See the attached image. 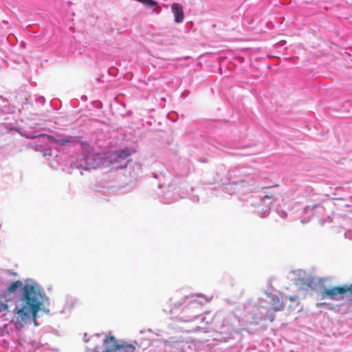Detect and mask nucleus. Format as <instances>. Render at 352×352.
Wrapping results in <instances>:
<instances>
[{
    "label": "nucleus",
    "instance_id": "obj_1",
    "mask_svg": "<svg viewBox=\"0 0 352 352\" xmlns=\"http://www.w3.org/2000/svg\"><path fill=\"white\" fill-rule=\"evenodd\" d=\"M19 289H22V292L19 296V302L12 310L16 327L22 328L23 323L30 318L34 320L35 324H37L36 318L38 317L39 311L43 309L44 297L38 284L31 283L23 285L21 280L13 281L1 298H8L12 293L16 292Z\"/></svg>",
    "mask_w": 352,
    "mask_h": 352
},
{
    "label": "nucleus",
    "instance_id": "obj_2",
    "mask_svg": "<svg viewBox=\"0 0 352 352\" xmlns=\"http://www.w3.org/2000/svg\"><path fill=\"white\" fill-rule=\"evenodd\" d=\"M346 293L352 294V285H344L325 288L321 292V298L325 299L328 298L333 300H338L340 298V296Z\"/></svg>",
    "mask_w": 352,
    "mask_h": 352
},
{
    "label": "nucleus",
    "instance_id": "obj_3",
    "mask_svg": "<svg viewBox=\"0 0 352 352\" xmlns=\"http://www.w3.org/2000/svg\"><path fill=\"white\" fill-rule=\"evenodd\" d=\"M104 344H111L112 347L107 348L102 352H135V348L130 344H119L118 341L113 336H107L104 340Z\"/></svg>",
    "mask_w": 352,
    "mask_h": 352
},
{
    "label": "nucleus",
    "instance_id": "obj_4",
    "mask_svg": "<svg viewBox=\"0 0 352 352\" xmlns=\"http://www.w3.org/2000/svg\"><path fill=\"white\" fill-rule=\"evenodd\" d=\"M171 10L174 15L175 22L177 23L182 22L184 18L183 6L178 3H174L171 6Z\"/></svg>",
    "mask_w": 352,
    "mask_h": 352
},
{
    "label": "nucleus",
    "instance_id": "obj_5",
    "mask_svg": "<svg viewBox=\"0 0 352 352\" xmlns=\"http://www.w3.org/2000/svg\"><path fill=\"white\" fill-rule=\"evenodd\" d=\"M131 155V152L129 150H122L116 152L115 154L114 160L119 164H123V167H126L129 160L127 158Z\"/></svg>",
    "mask_w": 352,
    "mask_h": 352
},
{
    "label": "nucleus",
    "instance_id": "obj_6",
    "mask_svg": "<svg viewBox=\"0 0 352 352\" xmlns=\"http://www.w3.org/2000/svg\"><path fill=\"white\" fill-rule=\"evenodd\" d=\"M299 281L302 286L306 288H311L314 289L316 285V280L314 277L311 276H305L299 279Z\"/></svg>",
    "mask_w": 352,
    "mask_h": 352
},
{
    "label": "nucleus",
    "instance_id": "obj_7",
    "mask_svg": "<svg viewBox=\"0 0 352 352\" xmlns=\"http://www.w3.org/2000/svg\"><path fill=\"white\" fill-rule=\"evenodd\" d=\"M272 307L275 311H280L284 309V304L278 297L275 296L272 298Z\"/></svg>",
    "mask_w": 352,
    "mask_h": 352
},
{
    "label": "nucleus",
    "instance_id": "obj_8",
    "mask_svg": "<svg viewBox=\"0 0 352 352\" xmlns=\"http://www.w3.org/2000/svg\"><path fill=\"white\" fill-rule=\"evenodd\" d=\"M266 199H271L275 200L276 199V193L272 192H268L267 195L262 197L261 198L260 201L263 203H265V200Z\"/></svg>",
    "mask_w": 352,
    "mask_h": 352
},
{
    "label": "nucleus",
    "instance_id": "obj_9",
    "mask_svg": "<svg viewBox=\"0 0 352 352\" xmlns=\"http://www.w3.org/2000/svg\"><path fill=\"white\" fill-rule=\"evenodd\" d=\"M5 300V302L0 300V313L6 311L8 309V302L9 299L6 298Z\"/></svg>",
    "mask_w": 352,
    "mask_h": 352
},
{
    "label": "nucleus",
    "instance_id": "obj_10",
    "mask_svg": "<svg viewBox=\"0 0 352 352\" xmlns=\"http://www.w3.org/2000/svg\"><path fill=\"white\" fill-rule=\"evenodd\" d=\"M70 142H71V140L67 139V138L58 140L56 141V142L57 144H59L60 145H65L66 144L69 143Z\"/></svg>",
    "mask_w": 352,
    "mask_h": 352
},
{
    "label": "nucleus",
    "instance_id": "obj_11",
    "mask_svg": "<svg viewBox=\"0 0 352 352\" xmlns=\"http://www.w3.org/2000/svg\"><path fill=\"white\" fill-rule=\"evenodd\" d=\"M296 298V296H289V297L288 298V299H289L290 301H292V302L295 301Z\"/></svg>",
    "mask_w": 352,
    "mask_h": 352
},
{
    "label": "nucleus",
    "instance_id": "obj_12",
    "mask_svg": "<svg viewBox=\"0 0 352 352\" xmlns=\"http://www.w3.org/2000/svg\"><path fill=\"white\" fill-rule=\"evenodd\" d=\"M266 188H268V187H262L261 189H266Z\"/></svg>",
    "mask_w": 352,
    "mask_h": 352
},
{
    "label": "nucleus",
    "instance_id": "obj_13",
    "mask_svg": "<svg viewBox=\"0 0 352 352\" xmlns=\"http://www.w3.org/2000/svg\"><path fill=\"white\" fill-rule=\"evenodd\" d=\"M273 320H274V318H272L270 319V321H271V322H272Z\"/></svg>",
    "mask_w": 352,
    "mask_h": 352
},
{
    "label": "nucleus",
    "instance_id": "obj_14",
    "mask_svg": "<svg viewBox=\"0 0 352 352\" xmlns=\"http://www.w3.org/2000/svg\"><path fill=\"white\" fill-rule=\"evenodd\" d=\"M45 311H46L47 313H49V312H50V310H49V309H47V310H46Z\"/></svg>",
    "mask_w": 352,
    "mask_h": 352
}]
</instances>
